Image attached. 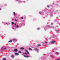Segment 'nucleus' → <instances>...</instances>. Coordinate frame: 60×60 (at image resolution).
Segmentation results:
<instances>
[{
  "instance_id": "1",
  "label": "nucleus",
  "mask_w": 60,
  "mask_h": 60,
  "mask_svg": "<svg viewBox=\"0 0 60 60\" xmlns=\"http://www.w3.org/2000/svg\"><path fill=\"white\" fill-rule=\"evenodd\" d=\"M25 51L27 52V53H26V52H25L24 54L26 55H27V56L24 55V57H27V58L30 57V56L29 55V52H28V51L26 50H25Z\"/></svg>"
},
{
  "instance_id": "2",
  "label": "nucleus",
  "mask_w": 60,
  "mask_h": 60,
  "mask_svg": "<svg viewBox=\"0 0 60 60\" xmlns=\"http://www.w3.org/2000/svg\"><path fill=\"white\" fill-rule=\"evenodd\" d=\"M14 51L15 52H17L18 51V49H14Z\"/></svg>"
},
{
  "instance_id": "3",
  "label": "nucleus",
  "mask_w": 60,
  "mask_h": 60,
  "mask_svg": "<svg viewBox=\"0 0 60 60\" xmlns=\"http://www.w3.org/2000/svg\"><path fill=\"white\" fill-rule=\"evenodd\" d=\"M54 42H56L55 41H54L53 42H52L51 43V44H54Z\"/></svg>"
},
{
  "instance_id": "4",
  "label": "nucleus",
  "mask_w": 60,
  "mask_h": 60,
  "mask_svg": "<svg viewBox=\"0 0 60 60\" xmlns=\"http://www.w3.org/2000/svg\"><path fill=\"white\" fill-rule=\"evenodd\" d=\"M35 50H39L38 49H37V48H35L34 49Z\"/></svg>"
},
{
  "instance_id": "5",
  "label": "nucleus",
  "mask_w": 60,
  "mask_h": 60,
  "mask_svg": "<svg viewBox=\"0 0 60 60\" xmlns=\"http://www.w3.org/2000/svg\"><path fill=\"white\" fill-rule=\"evenodd\" d=\"M15 55L16 56H18L19 55V53H15Z\"/></svg>"
},
{
  "instance_id": "6",
  "label": "nucleus",
  "mask_w": 60,
  "mask_h": 60,
  "mask_svg": "<svg viewBox=\"0 0 60 60\" xmlns=\"http://www.w3.org/2000/svg\"><path fill=\"white\" fill-rule=\"evenodd\" d=\"M20 49H22V50H23V49H24V48L23 47L22 48H20Z\"/></svg>"
},
{
  "instance_id": "7",
  "label": "nucleus",
  "mask_w": 60,
  "mask_h": 60,
  "mask_svg": "<svg viewBox=\"0 0 60 60\" xmlns=\"http://www.w3.org/2000/svg\"><path fill=\"white\" fill-rule=\"evenodd\" d=\"M11 57H12V58H14V56L13 55H12Z\"/></svg>"
},
{
  "instance_id": "8",
  "label": "nucleus",
  "mask_w": 60,
  "mask_h": 60,
  "mask_svg": "<svg viewBox=\"0 0 60 60\" xmlns=\"http://www.w3.org/2000/svg\"><path fill=\"white\" fill-rule=\"evenodd\" d=\"M12 41L10 40L8 41V42H12Z\"/></svg>"
},
{
  "instance_id": "9",
  "label": "nucleus",
  "mask_w": 60,
  "mask_h": 60,
  "mask_svg": "<svg viewBox=\"0 0 60 60\" xmlns=\"http://www.w3.org/2000/svg\"><path fill=\"white\" fill-rule=\"evenodd\" d=\"M3 60H6V59L5 58H4L3 59Z\"/></svg>"
},
{
  "instance_id": "10",
  "label": "nucleus",
  "mask_w": 60,
  "mask_h": 60,
  "mask_svg": "<svg viewBox=\"0 0 60 60\" xmlns=\"http://www.w3.org/2000/svg\"><path fill=\"white\" fill-rule=\"evenodd\" d=\"M18 53H21V51H19L18 52Z\"/></svg>"
},
{
  "instance_id": "11",
  "label": "nucleus",
  "mask_w": 60,
  "mask_h": 60,
  "mask_svg": "<svg viewBox=\"0 0 60 60\" xmlns=\"http://www.w3.org/2000/svg\"><path fill=\"white\" fill-rule=\"evenodd\" d=\"M29 50H32V49L31 48H29Z\"/></svg>"
},
{
  "instance_id": "12",
  "label": "nucleus",
  "mask_w": 60,
  "mask_h": 60,
  "mask_svg": "<svg viewBox=\"0 0 60 60\" xmlns=\"http://www.w3.org/2000/svg\"><path fill=\"white\" fill-rule=\"evenodd\" d=\"M47 6V7H48V8H49V5H48Z\"/></svg>"
},
{
  "instance_id": "13",
  "label": "nucleus",
  "mask_w": 60,
  "mask_h": 60,
  "mask_svg": "<svg viewBox=\"0 0 60 60\" xmlns=\"http://www.w3.org/2000/svg\"><path fill=\"white\" fill-rule=\"evenodd\" d=\"M38 46H41V45L40 44H38Z\"/></svg>"
},
{
  "instance_id": "14",
  "label": "nucleus",
  "mask_w": 60,
  "mask_h": 60,
  "mask_svg": "<svg viewBox=\"0 0 60 60\" xmlns=\"http://www.w3.org/2000/svg\"><path fill=\"white\" fill-rule=\"evenodd\" d=\"M19 27V25H17L16 27Z\"/></svg>"
},
{
  "instance_id": "15",
  "label": "nucleus",
  "mask_w": 60,
  "mask_h": 60,
  "mask_svg": "<svg viewBox=\"0 0 60 60\" xmlns=\"http://www.w3.org/2000/svg\"><path fill=\"white\" fill-rule=\"evenodd\" d=\"M14 14L15 15V12H14Z\"/></svg>"
},
{
  "instance_id": "16",
  "label": "nucleus",
  "mask_w": 60,
  "mask_h": 60,
  "mask_svg": "<svg viewBox=\"0 0 60 60\" xmlns=\"http://www.w3.org/2000/svg\"><path fill=\"white\" fill-rule=\"evenodd\" d=\"M12 24H13H13H14V23L13 22H12Z\"/></svg>"
},
{
  "instance_id": "17",
  "label": "nucleus",
  "mask_w": 60,
  "mask_h": 60,
  "mask_svg": "<svg viewBox=\"0 0 60 60\" xmlns=\"http://www.w3.org/2000/svg\"><path fill=\"white\" fill-rule=\"evenodd\" d=\"M37 29L38 30H39V29H40V28H37Z\"/></svg>"
},
{
  "instance_id": "18",
  "label": "nucleus",
  "mask_w": 60,
  "mask_h": 60,
  "mask_svg": "<svg viewBox=\"0 0 60 60\" xmlns=\"http://www.w3.org/2000/svg\"><path fill=\"white\" fill-rule=\"evenodd\" d=\"M56 53H57V54H59V53H58L57 52H56Z\"/></svg>"
},
{
  "instance_id": "19",
  "label": "nucleus",
  "mask_w": 60,
  "mask_h": 60,
  "mask_svg": "<svg viewBox=\"0 0 60 60\" xmlns=\"http://www.w3.org/2000/svg\"><path fill=\"white\" fill-rule=\"evenodd\" d=\"M53 25V23H52L51 24V25Z\"/></svg>"
},
{
  "instance_id": "20",
  "label": "nucleus",
  "mask_w": 60,
  "mask_h": 60,
  "mask_svg": "<svg viewBox=\"0 0 60 60\" xmlns=\"http://www.w3.org/2000/svg\"><path fill=\"white\" fill-rule=\"evenodd\" d=\"M7 49L6 48H5L4 49Z\"/></svg>"
},
{
  "instance_id": "21",
  "label": "nucleus",
  "mask_w": 60,
  "mask_h": 60,
  "mask_svg": "<svg viewBox=\"0 0 60 60\" xmlns=\"http://www.w3.org/2000/svg\"><path fill=\"white\" fill-rule=\"evenodd\" d=\"M14 24H15V25H16V24L15 23H14Z\"/></svg>"
},
{
  "instance_id": "22",
  "label": "nucleus",
  "mask_w": 60,
  "mask_h": 60,
  "mask_svg": "<svg viewBox=\"0 0 60 60\" xmlns=\"http://www.w3.org/2000/svg\"><path fill=\"white\" fill-rule=\"evenodd\" d=\"M14 41H16V39H15L14 40Z\"/></svg>"
},
{
  "instance_id": "23",
  "label": "nucleus",
  "mask_w": 60,
  "mask_h": 60,
  "mask_svg": "<svg viewBox=\"0 0 60 60\" xmlns=\"http://www.w3.org/2000/svg\"><path fill=\"white\" fill-rule=\"evenodd\" d=\"M21 19H23V17H22Z\"/></svg>"
},
{
  "instance_id": "24",
  "label": "nucleus",
  "mask_w": 60,
  "mask_h": 60,
  "mask_svg": "<svg viewBox=\"0 0 60 60\" xmlns=\"http://www.w3.org/2000/svg\"><path fill=\"white\" fill-rule=\"evenodd\" d=\"M60 60V59H57V60Z\"/></svg>"
},
{
  "instance_id": "25",
  "label": "nucleus",
  "mask_w": 60,
  "mask_h": 60,
  "mask_svg": "<svg viewBox=\"0 0 60 60\" xmlns=\"http://www.w3.org/2000/svg\"><path fill=\"white\" fill-rule=\"evenodd\" d=\"M45 42V43H47V42Z\"/></svg>"
},
{
  "instance_id": "26",
  "label": "nucleus",
  "mask_w": 60,
  "mask_h": 60,
  "mask_svg": "<svg viewBox=\"0 0 60 60\" xmlns=\"http://www.w3.org/2000/svg\"><path fill=\"white\" fill-rule=\"evenodd\" d=\"M15 21H17V20H15Z\"/></svg>"
},
{
  "instance_id": "27",
  "label": "nucleus",
  "mask_w": 60,
  "mask_h": 60,
  "mask_svg": "<svg viewBox=\"0 0 60 60\" xmlns=\"http://www.w3.org/2000/svg\"><path fill=\"white\" fill-rule=\"evenodd\" d=\"M40 13V14H41V13Z\"/></svg>"
},
{
  "instance_id": "28",
  "label": "nucleus",
  "mask_w": 60,
  "mask_h": 60,
  "mask_svg": "<svg viewBox=\"0 0 60 60\" xmlns=\"http://www.w3.org/2000/svg\"><path fill=\"white\" fill-rule=\"evenodd\" d=\"M6 24H8V23H6Z\"/></svg>"
},
{
  "instance_id": "29",
  "label": "nucleus",
  "mask_w": 60,
  "mask_h": 60,
  "mask_svg": "<svg viewBox=\"0 0 60 60\" xmlns=\"http://www.w3.org/2000/svg\"><path fill=\"white\" fill-rule=\"evenodd\" d=\"M0 10H1V9H0Z\"/></svg>"
},
{
  "instance_id": "30",
  "label": "nucleus",
  "mask_w": 60,
  "mask_h": 60,
  "mask_svg": "<svg viewBox=\"0 0 60 60\" xmlns=\"http://www.w3.org/2000/svg\"><path fill=\"white\" fill-rule=\"evenodd\" d=\"M24 54H22V55H23Z\"/></svg>"
},
{
  "instance_id": "31",
  "label": "nucleus",
  "mask_w": 60,
  "mask_h": 60,
  "mask_svg": "<svg viewBox=\"0 0 60 60\" xmlns=\"http://www.w3.org/2000/svg\"><path fill=\"white\" fill-rule=\"evenodd\" d=\"M17 1H18V0H16Z\"/></svg>"
}]
</instances>
